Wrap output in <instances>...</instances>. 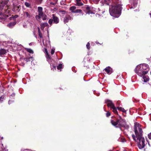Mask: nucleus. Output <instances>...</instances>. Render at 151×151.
Wrapping results in <instances>:
<instances>
[{
    "label": "nucleus",
    "mask_w": 151,
    "mask_h": 151,
    "mask_svg": "<svg viewBox=\"0 0 151 151\" xmlns=\"http://www.w3.org/2000/svg\"><path fill=\"white\" fill-rule=\"evenodd\" d=\"M114 5L109 7V11L110 15L114 17H117L120 14L122 8L121 2L119 0H112Z\"/></svg>",
    "instance_id": "obj_1"
},
{
    "label": "nucleus",
    "mask_w": 151,
    "mask_h": 151,
    "mask_svg": "<svg viewBox=\"0 0 151 151\" xmlns=\"http://www.w3.org/2000/svg\"><path fill=\"white\" fill-rule=\"evenodd\" d=\"M119 119L114 118L111 120V124L116 128H121L125 127L126 122L125 120L123 119L120 115L119 116Z\"/></svg>",
    "instance_id": "obj_2"
},
{
    "label": "nucleus",
    "mask_w": 151,
    "mask_h": 151,
    "mask_svg": "<svg viewBox=\"0 0 151 151\" xmlns=\"http://www.w3.org/2000/svg\"><path fill=\"white\" fill-rule=\"evenodd\" d=\"M137 134V137L136 138L134 134H132V138L137 143L138 148L140 149H143L145 146V139L144 137H142V133H140V135Z\"/></svg>",
    "instance_id": "obj_3"
},
{
    "label": "nucleus",
    "mask_w": 151,
    "mask_h": 151,
    "mask_svg": "<svg viewBox=\"0 0 151 151\" xmlns=\"http://www.w3.org/2000/svg\"><path fill=\"white\" fill-rule=\"evenodd\" d=\"M59 22V19L55 14L52 15V19H50L48 21V23L50 26L52 25L53 22L55 24H58Z\"/></svg>",
    "instance_id": "obj_4"
},
{
    "label": "nucleus",
    "mask_w": 151,
    "mask_h": 151,
    "mask_svg": "<svg viewBox=\"0 0 151 151\" xmlns=\"http://www.w3.org/2000/svg\"><path fill=\"white\" fill-rule=\"evenodd\" d=\"M135 71L136 73L140 76L145 75L141 65H137L135 69Z\"/></svg>",
    "instance_id": "obj_5"
},
{
    "label": "nucleus",
    "mask_w": 151,
    "mask_h": 151,
    "mask_svg": "<svg viewBox=\"0 0 151 151\" xmlns=\"http://www.w3.org/2000/svg\"><path fill=\"white\" fill-rule=\"evenodd\" d=\"M134 131L135 134L136 138L137 137V135H140V133L142 132V136L143 131L142 129L139 127V125H138L137 126H135L134 127Z\"/></svg>",
    "instance_id": "obj_6"
},
{
    "label": "nucleus",
    "mask_w": 151,
    "mask_h": 151,
    "mask_svg": "<svg viewBox=\"0 0 151 151\" xmlns=\"http://www.w3.org/2000/svg\"><path fill=\"white\" fill-rule=\"evenodd\" d=\"M141 66L145 75L147 74L149 70V65L147 64H143Z\"/></svg>",
    "instance_id": "obj_7"
},
{
    "label": "nucleus",
    "mask_w": 151,
    "mask_h": 151,
    "mask_svg": "<svg viewBox=\"0 0 151 151\" xmlns=\"http://www.w3.org/2000/svg\"><path fill=\"white\" fill-rule=\"evenodd\" d=\"M105 103L107 104V105L108 107H110L111 108L114 107V105L112 103V101L109 99H106L105 100Z\"/></svg>",
    "instance_id": "obj_8"
},
{
    "label": "nucleus",
    "mask_w": 151,
    "mask_h": 151,
    "mask_svg": "<svg viewBox=\"0 0 151 151\" xmlns=\"http://www.w3.org/2000/svg\"><path fill=\"white\" fill-rule=\"evenodd\" d=\"M45 53L46 55V57L47 58V61L49 62H54L53 60H52L51 59V57L50 56V55L48 53V52L47 50L46 49H45Z\"/></svg>",
    "instance_id": "obj_9"
},
{
    "label": "nucleus",
    "mask_w": 151,
    "mask_h": 151,
    "mask_svg": "<svg viewBox=\"0 0 151 151\" xmlns=\"http://www.w3.org/2000/svg\"><path fill=\"white\" fill-rule=\"evenodd\" d=\"M84 5V1L83 0H76V6H81Z\"/></svg>",
    "instance_id": "obj_10"
},
{
    "label": "nucleus",
    "mask_w": 151,
    "mask_h": 151,
    "mask_svg": "<svg viewBox=\"0 0 151 151\" xmlns=\"http://www.w3.org/2000/svg\"><path fill=\"white\" fill-rule=\"evenodd\" d=\"M71 19V17H70L69 15L66 14L64 17V22L65 23L68 22Z\"/></svg>",
    "instance_id": "obj_11"
},
{
    "label": "nucleus",
    "mask_w": 151,
    "mask_h": 151,
    "mask_svg": "<svg viewBox=\"0 0 151 151\" xmlns=\"http://www.w3.org/2000/svg\"><path fill=\"white\" fill-rule=\"evenodd\" d=\"M6 53V50L4 49H1L0 50V55L3 56Z\"/></svg>",
    "instance_id": "obj_12"
},
{
    "label": "nucleus",
    "mask_w": 151,
    "mask_h": 151,
    "mask_svg": "<svg viewBox=\"0 0 151 151\" xmlns=\"http://www.w3.org/2000/svg\"><path fill=\"white\" fill-rule=\"evenodd\" d=\"M86 13L87 14H89L93 13V12L91 10V8L88 6H87V7H86Z\"/></svg>",
    "instance_id": "obj_13"
},
{
    "label": "nucleus",
    "mask_w": 151,
    "mask_h": 151,
    "mask_svg": "<svg viewBox=\"0 0 151 151\" xmlns=\"http://www.w3.org/2000/svg\"><path fill=\"white\" fill-rule=\"evenodd\" d=\"M16 24L15 22H10L7 24V26L9 27H12L15 25Z\"/></svg>",
    "instance_id": "obj_14"
},
{
    "label": "nucleus",
    "mask_w": 151,
    "mask_h": 151,
    "mask_svg": "<svg viewBox=\"0 0 151 151\" xmlns=\"http://www.w3.org/2000/svg\"><path fill=\"white\" fill-rule=\"evenodd\" d=\"M143 79L144 81L145 82H146L149 80V78L148 76L143 75Z\"/></svg>",
    "instance_id": "obj_15"
},
{
    "label": "nucleus",
    "mask_w": 151,
    "mask_h": 151,
    "mask_svg": "<svg viewBox=\"0 0 151 151\" xmlns=\"http://www.w3.org/2000/svg\"><path fill=\"white\" fill-rule=\"evenodd\" d=\"M70 10L72 13H76V7L75 6H72L70 7Z\"/></svg>",
    "instance_id": "obj_16"
},
{
    "label": "nucleus",
    "mask_w": 151,
    "mask_h": 151,
    "mask_svg": "<svg viewBox=\"0 0 151 151\" xmlns=\"http://www.w3.org/2000/svg\"><path fill=\"white\" fill-rule=\"evenodd\" d=\"M111 109H113L112 111L114 114L117 115H119L118 111H117V109L115 107V106H114V107H113V108H111Z\"/></svg>",
    "instance_id": "obj_17"
},
{
    "label": "nucleus",
    "mask_w": 151,
    "mask_h": 151,
    "mask_svg": "<svg viewBox=\"0 0 151 151\" xmlns=\"http://www.w3.org/2000/svg\"><path fill=\"white\" fill-rule=\"evenodd\" d=\"M6 4L4 2H2L0 4V9L2 10L4 9V8Z\"/></svg>",
    "instance_id": "obj_18"
},
{
    "label": "nucleus",
    "mask_w": 151,
    "mask_h": 151,
    "mask_svg": "<svg viewBox=\"0 0 151 151\" xmlns=\"http://www.w3.org/2000/svg\"><path fill=\"white\" fill-rule=\"evenodd\" d=\"M110 67H107L106 68L104 69L105 71L108 74H110Z\"/></svg>",
    "instance_id": "obj_19"
},
{
    "label": "nucleus",
    "mask_w": 151,
    "mask_h": 151,
    "mask_svg": "<svg viewBox=\"0 0 151 151\" xmlns=\"http://www.w3.org/2000/svg\"><path fill=\"white\" fill-rule=\"evenodd\" d=\"M117 108L118 110L123 112L126 113V111L124 108L122 107H117Z\"/></svg>",
    "instance_id": "obj_20"
},
{
    "label": "nucleus",
    "mask_w": 151,
    "mask_h": 151,
    "mask_svg": "<svg viewBox=\"0 0 151 151\" xmlns=\"http://www.w3.org/2000/svg\"><path fill=\"white\" fill-rule=\"evenodd\" d=\"M79 13L80 15H83L82 10L80 9H76V14Z\"/></svg>",
    "instance_id": "obj_21"
},
{
    "label": "nucleus",
    "mask_w": 151,
    "mask_h": 151,
    "mask_svg": "<svg viewBox=\"0 0 151 151\" xmlns=\"http://www.w3.org/2000/svg\"><path fill=\"white\" fill-rule=\"evenodd\" d=\"M24 16L25 17L29 18L30 17V15L28 12H25L24 14Z\"/></svg>",
    "instance_id": "obj_22"
},
{
    "label": "nucleus",
    "mask_w": 151,
    "mask_h": 151,
    "mask_svg": "<svg viewBox=\"0 0 151 151\" xmlns=\"http://www.w3.org/2000/svg\"><path fill=\"white\" fill-rule=\"evenodd\" d=\"M38 33L39 35L40 38H42V33L41 32L40 29L39 27H38Z\"/></svg>",
    "instance_id": "obj_23"
},
{
    "label": "nucleus",
    "mask_w": 151,
    "mask_h": 151,
    "mask_svg": "<svg viewBox=\"0 0 151 151\" xmlns=\"http://www.w3.org/2000/svg\"><path fill=\"white\" fill-rule=\"evenodd\" d=\"M52 62H50L49 63H50V65L51 66V69L54 70L56 69V67L53 65V64H52V63H51Z\"/></svg>",
    "instance_id": "obj_24"
},
{
    "label": "nucleus",
    "mask_w": 151,
    "mask_h": 151,
    "mask_svg": "<svg viewBox=\"0 0 151 151\" xmlns=\"http://www.w3.org/2000/svg\"><path fill=\"white\" fill-rule=\"evenodd\" d=\"M25 50H26L28 52L30 53L33 54V51L30 48H26Z\"/></svg>",
    "instance_id": "obj_25"
},
{
    "label": "nucleus",
    "mask_w": 151,
    "mask_h": 151,
    "mask_svg": "<svg viewBox=\"0 0 151 151\" xmlns=\"http://www.w3.org/2000/svg\"><path fill=\"white\" fill-rule=\"evenodd\" d=\"M38 15L39 16H38V17H39V18H41V17L44 14L42 12H38Z\"/></svg>",
    "instance_id": "obj_26"
},
{
    "label": "nucleus",
    "mask_w": 151,
    "mask_h": 151,
    "mask_svg": "<svg viewBox=\"0 0 151 151\" xmlns=\"http://www.w3.org/2000/svg\"><path fill=\"white\" fill-rule=\"evenodd\" d=\"M48 25V24L47 23H42L41 24V27L43 26V27H45L47 26Z\"/></svg>",
    "instance_id": "obj_27"
},
{
    "label": "nucleus",
    "mask_w": 151,
    "mask_h": 151,
    "mask_svg": "<svg viewBox=\"0 0 151 151\" xmlns=\"http://www.w3.org/2000/svg\"><path fill=\"white\" fill-rule=\"evenodd\" d=\"M60 12L61 13V14L64 15H65V16L67 14V12L65 11L61 10L60 11Z\"/></svg>",
    "instance_id": "obj_28"
},
{
    "label": "nucleus",
    "mask_w": 151,
    "mask_h": 151,
    "mask_svg": "<svg viewBox=\"0 0 151 151\" xmlns=\"http://www.w3.org/2000/svg\"><path fill=\"white\" fill-rule=\"evenodd\" d=\"M41 18L43 20H46L47 19V16L45 14H44L41 17Z\"/></svg>",
    "instance_id": "obj_29"
},
{
    "label": "nucleus",
    "mask_w": 151,
    "mask_h": 151,
    "mask_svg": "<svg viewBox=\"0 0 151 151\" xmlns=\"http://www.w3.org/2000/svg\"><path fill=\"white\" fill-rule=\"evenodd\" d=\"M27 7H30V4L27 2H25L24 4Z\"/></svg>",
    "instance_id": "obj_30"
},
{
    "label": "nucleus",
    "mask_w": 151,
    "mask_h": 151,
    "mask_svg": "<svg viewBox=\"0 0 151 151\" xmlns=\"http://www.w3.org/2000/svg\"><path fill=\"white\" fill-rule=\"evenodd\" d=\"M62 64H60L57 66V69L58 70H60L62 68Z\"/></svg>",
    "instance_id": "obj_31"
},
{
    "label": "nucleus",
    "mask_w": 151,
    "mask_h": 151,
    "mask_svg": "<svg viewBox=\"0 0 151 151\" xmlns=\"http://www.w3.org/2000/svg\"><path fill=\"white\" fill-rule=\"evenodd\" d=\"M106 116L107 117H109L111 115V113L110 112L108 111H107V112L106 114Z\"/></svg>",
    "instance_id": "obj_32"
},
{
    "label": "nucleus",
    "mask_w": 151,
    "mask_h": 151,
    "mask_svg": "<svg viewBox=\"0 0 151 151\" xmlns=\"http://www.w3.org/2000/svg\"><path fill=\"white\" fill-rule=\"evenodd\" d=\"M87 48L89 50L90 48V43L89 42H88L86 45Z\"/></svg>",
    "instance_id": "obj_33"
},
{
    "label": "nucleus",
    "mask_w": 151,
    "mask_h": 151,
    "mask_svg": "<svg viewBox=\"0 0 151 151\" xmlns=\"http://www.w3.org/2000/svg\"><path fill=\"white\" fill-rule=\"evenodd\" d=\"M38 12H42V8L41 7H39L38 8Z\"/></svg>",
    "instance_id": "obj_34"
},
{
    "label": "nucleus",
    "mask_w": 151,
    "mask_h": 151,
    "mask_svg": "<svg viewBox=\"0 0 151 151\" xmlns=\"http://www.w3.org/2000/svg\"><path fill=\"white\" fill-rule=\"evenodd\" d=\"M31 58H24V60L27 62H28V61H30V59Z\"/></svg>",
    "instance_id": "obj_35"
},
{
    "label": "nucleus",
    "mask_w": 151,
    "mask_h": 151,
    "mask_svg": "<svg viewBox=\"0 0 151 151\" xmlns=\"http://www.w3.org/2000/svg\"><path fill=\"white\" fill-rule=\"evenodd\" d=\"M42 0H37V1L38 4H40L41 3Z\"/></svg>",
    "instance_id": "obj_36"
},
{
    "label": "nucleus",
    "mask_w": 151,
    "mask_h": 151,
    "mask_svg": "<svg viewBox=\"0 0 151 151\" xmlns=\"http://www.w3.org/2000/svg\"><path fill=\"white\" fill-rule=\"evenodd\" d=\"M148 136L149 139H151V132L148 134Z\"/></svg>",
    "instance_id": "obj_37"
},
{
    "label": "nucleus",
    "mask_w": 151,
    "mask_h": 151,
    "mask_svg": "<svg viewBox=\"0 0 151 151\" xmlns=\"http://www.w3.org/2000/svg\"><path fill=\"white\" fill-rule=\"evenodd\" d=\"M55 49H52V50H51V54L52 55H53L54 53L55 52Z\"/></svg>",
    "instance_id": "obj_38"
},
{
    "label": "nucleus",
    "mask_w": 151,
    "mask_h": 151,
    "mask_svg": "<svg viewBox=\"0 0 151 151\" xmlns=\"http://www.w3.org/2000/svg\"><path fill=\"white\" fill-rule=\"evenodd\" d=\"M72 71L75 73V67H73L72 68Z\"/></svg>",
    "instance_id": "obj_39"
},
{
    "label": "nucleus",
    "mask_w": 151,
    "mask_h": 151,
    "mask_svg": "<svg viewBox=\"0 0 151 151\" xmlns=\"http://www.w3.org/2000/svg\"><path fill=\"white\" fill-rule=\"evenodd\" d=\"M56 3H53V2H51L50 3L52 5H55L56 4Z\"/></svg>",
    "instance_id": "obj_40"
},
{
    "label": "nucleus",
    "mask_w": 151,
    "mask_h": 151,
    "mask_svg": "<svg viewBox=\"0 0 151 151\" xmlns=\"http://www.w3.org/2000/svg\"><path fill=\"white\" fill-rule=\"evenodd\" d=\"M96 43H97V44H99V42H97V41L96 42ZM102 44V43H99V44H100V45H101V44Z\"/></svg>",
    "instance_id": "obj_41"
},
{
    "label": "nucleus",
    "mask_w": 151,
    "mask_h": 151,
    "mask_svg": "<svg viewBox=\"0 0 151 151\" xmlns=\"http://www.w3.org/2000/svg\"><path fill=\"white\" fill-rule=\"evenodd\" d=\"M11 96H15V94L14 93H13Z\"/></svg>",
    "instance_id": "obj_42"
},
{
    "label": "nucleus",
    "mask_w": 151,
    "mask_h": 151,
    "mask_svg": "<svg viewBox=\"0 0 151 151\" xmlns=\"http://www.w3.org/2000/svg\"><path fill=\"white\" fill-rule=\"evenodd\" d=\"M2 14V13L0 12V15H1Z\"/></svg>",
    "instance_id": "obj_43"
},
{
    "label": "nucleus",
    "mask_w": 151,
    "mask_h": 151,
    "mask_svg": "<svg viewBox=\"0 0 151 151\" xmlns=\"http://www.w3.org/2000/svg\"><path fill=\"white\" fill-rule=\"evenodd\" d=\"M15 16L16 17H18V15H16Z\"/></svg>",
    "instance_id": "obj_44"
},
{
    "label": "nucleus",
    "mask_w": 151,
    "mask_h": 151,
    "mask_svg": "<svg viewBox=\"0 0 151 151\" xmlns=\"http://www.w3.org/2000/svg\"><path fill=\"white\" fill-rule=\"evenodd\" d=\"M149 14L150 16V17H151V13H150Z\"/></svg>",
    "instance_id": "obj_45"
},
{
    "label": "nucleus",
    "mask_w": 151,
    "mask_h": 151,
    "mask_svg": "<svg viewBox=\"0 0 151 151\" xmlns=\"http://www.w3.org/2000/svg\"><path fill=\"white\" fill-rule=\"evenodd\" d=\"M10 101H10V100H9V103H10Z\"/></svg>",
    "instance_id": "obj_46"
},
{
    "label": "nucleus",
    "mask_w": 151,
    "mask_h": 151,
    "mask_svg": "<svg viewBox=\"0 0 151 151\" xmlns=\"http://www.w3.org/2000/svg\"><path fill=\"white\" fill-rule=\"evenodd\" d=\"M31 43H29V45H31Z\"/></svg>",
    "instance_id": "obj_47"
},
{
    "label": "nucleus",
    "mask_w": 151,
    "mask_h": 151,
    "mask_svg": "<svg viewBox=\"0 0 151 151\" xmlns=\"http://www.w3.org/2000/svg\"><path fill=\"white\" fill-rule=\"evenodd\" d=\"M150 58H151V56Z\"/></svg>",
    "instance_id": "obj_48"
}]
</instances>
